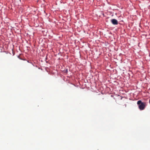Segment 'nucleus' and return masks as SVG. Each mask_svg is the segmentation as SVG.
<instances>
[{
	"label": "nucleus",
	"mask_w": 150,
	"mask_h": 150,
	"mask_svg": "<svg viewBox=\"0 0 150 150\" xmlns=\"http://www.w3.org/2000/svg\"><path fill=\"white\" fill-rule=\"evenodd\" d=\"M112 23L114 25H117L118 24V21L115 19H112L111 20Z\"/></svg>",
	"instance_id": "obj_2"
},
{
	"label": "nucleus",
	"mask_w": 150,
	"mask_h": 150,
	"mask_svg": "<svg viewBox=\"0 0 150 150\" xmlns=\"http://www.w3.org/2000/svg\"><path fill=\"white\" fill-rule=\"evenodd\" d=\"M137 104L139 106V108L140 110H143L144 109L146 106L145 103L139 100L137 102Z\"/></svg>",
	"instance_id": "obj_1"
}]
</instances>
